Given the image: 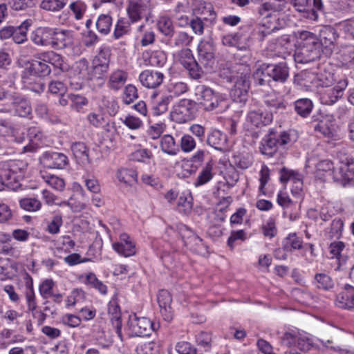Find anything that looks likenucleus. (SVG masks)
Listing matches in <instances>:
<instances>
[{
    "label": "nucleus",
    "mask_w": 354,
    "mask_h": 354,
    "mask_svg": "<svg viewBox=\"0 0 354 354\" xmlns=\"http://www.w3.org/2000/svg\"><path fill=\"white\" fill-rule=\"evenodd\" d=\"M31 0H7V6L16 11L25 10L30 6Z\"/></svg>",
    "instance_id": "nucleus-54"
},
{
    "label": "nucleus",
    "mask_w": 354,
    "mask_h": 354,
    "mask_svg": "<svg viewBox=\"0 0 354 354\" xmlns=\"http://www.w3.org/2000/svg\"><path fill=\"white\" fill-rule=\"evenodd\" d=\"M15 110L19 117H26L31 114L32 107L30 102L22 95L17 93L8 96Z\"/></svg>",
    "instance_id": "nucleus-13"
},
{
    "label": "nucleus",
    "mask_w": 354,
    "mask_h": 354,
    "mask_svg": "<svg viewBox=\"0 0 354 354\" xmlns=\"http://www.w3.org/2000/svg\"><path fill=\"white\" fill-rule=\"evenodd\" d=\"M212 169L213 164L212 162H207L194 182V185L198 187L209 182L213 178Z\"/></svg>",
    "instance_id": "nucleus-37"
},
{
    "label": "nucleus",
    "mask_w": 354,
    "mask_h": 354,
    "mask_svg": "<svg viewBox=\"0 0 354 354\" xmlns=\"http://www.w3.org/2000/svg\"><path fill=\"white\" fill-rule=\"evenodd\" d=\"M117 177L120 182L127 185H132L137 182V173L132 169H121L118 170Z\"/></svg>",
    "instance_id": "nucleus-38"
},
{
    "label": "nucleus",
    "mask_w": 354,
    "mask_h": 354,
    "mask_svg": "<svg viewBox=\"0 0 354 354\" xmlns=\"http://www.w3.org/2000/svg\"><path fill=\"white\" fill-rule=\"evenodd\" d=\"M151 10L149 0L130 1L127 12L131 22L134 23L142 18L148 19Z\"/></svg>",
    "instance_id": "nucleus-6"
},
{
    "label": "nucleus",
    "mask_w": 354,
    "mask_h": 354,
    "mask_svg": "<svg viewBox=\"0 0 354 354\" xmlns=\"http://www.w3.org/2000/svg\"><path fill=\"white\" fill-rule=\"evenodd\" d=\"M139 354H159V348L154 342H147L142 345L138 350Z\"/></svg>",
    "instance_id": "nucleus-63"
},
{
    "label": "nucleus",
    "mask_w": 354,
    "mask_h": 354,
    "mask_svg": "<svg viewBox=\"0 0 354 354\" xmlns=\"http://www.w3.org/2000/svg\"><path fill=\"white\" fill-rule=\"evenodd\" d=\"M130 30V22L124 18H120L118 20L114 29L113 37L118 39L124 35L127 34Z\"/></svg>",
    "instance_id": "nucleus-43"
},
{
    "label": "nucleus",
    "mask_w": 354,
    "mask_h": 354,
    "mask_svg": "<svg viewBox=\"0 0 354 354\" xmlns=\"http://www.w3.org/2000/svg\"><path fill=\"white\" fill-rule=\"evenodd\" d=\"M20 207L28 212H36L41 207V202L35 198H24L19 201Z\"/></svg>",
    "instance_id": "nucleus-44"
},
{
    "label": "nucleus",
    "mask_w": 354,
    "mask_h": 354,
    "mask_svg": "<svg viewBox=\"0 0 354 354\" xmlns=\"http://www.w3.org/2000/svg\"><path fill=\"white\" fill-rule=\"evenodd\" d=\"M347 86L346 81L339 82L333 88H327L322 94V102L326 105L333 104L343 95L344 90Z\"/></svg>",
    "instance_id": "nucleus-18"
},
{
    "label": "nucleus",
    "mask_w": 354,
    "mask_h": 354,
    "mask_svg": "<svg viewBox=\"0 0 354 354\" xmlns=\"http://www.w3.org/2000/svg\"><path fill=\"white\" fill-rule=\"evenodd\" d=\"M193 37L185 32H180L174 39V44L176 47L188 46L192 41Z\"/></svg>",
    "instance_id": "nucleus-58"
},
{
    "label": "nucleus",
    "mask_w": 354,
    "mask_h": 354,
    "mask_svg": "<svg viewBox=\"0 0 354 354\" xmlns=\"http://www.w3.org/2000/svg\"><path fill=\"white\" fill-rule=\"evenodd\" d=\"M44 178L50 187L57 190H62L65 186L64 180L58 176L50 175L44 177Z\"/></svg>",
    "instance_id": "nucleus-56"
},
{
    "label": "nucleus",
    "mask_w": 354,
    "mask_h": 354,
    "mask_svg": "<svg viewBox=\"0 0 354 354\" xmlns=\"http://www.w3.org/2000/svg\"><path fill=\"white\" fill-rule=\"evenodd\" d=\"M138 97V91L135 86L128 84L126 86L123 93V102L126 104H130Z\"/></svg>",
    "instance_id": "nucleus-49"
},
{
    "label": "nucleus",
    "mask_w": 354,
    "mask_h": 354,
    "mask_svg": "<svg viewBox=\"0 0 354 354\" xmlns=\"http://www.w3.org/2000/svg\"><path fill=\"white\" fill-rule=\"evenodd\" d=\"M337 37L336 30L330 26H324L320 29L318 39L323 48V54L326 57L331 55Z\"/></svg>",
    "instance_id": "nucleus-7"
},
{
    "label": "nucleus",
    "mask_w": 354,
    "mask_h": 354,
    "mask_svg": "<svg viewBox=\"0 0 354 354\" xmlns=\"http://www.w3.org/2000/svg\"><path fill=\"white\" fill-rule=\"evenodd\" d=\"M227 138L219 130H213L207 136V143L212 147L220 151H225L227 149Z\"/></svg>",
    "instance_id": "nucleus-24"
},
{
    "label": "nucleus",
    "mask_w": 354,
    "mask_h": 354,
    "mask_svg": "<svg viewBox=\"0 0 354 354\" xmlns=\"http://www.w3.org/2000/svg\"><path fill=\"white\" fill-rule=\"evenodd\" d=\"M302 243V239L298 237L295 233H292L283 239L282 244L286 251L291 252L292 250L301 249Z\"/></svg>",
    "instance_id": "nucleus-39"
},
{
    "label": "nucleus",
    "mask_w": 354,
    "mask_h": 354,
    "mask_svg": "<svg viewBox=\"0 0 354 354\" xmlns=\"http://www.w3.org/2000/svg\"><path fill=\"white\" fill-rule=\"evenodd\" d=\"M159 30L167 37H172L174 34V26L173 22L168 17H161L158 21Z\"/></svg>",
    "instance_id": "nucleus-42"
},
{
    "label": "nucleus",
    "mask_w": 354,
    "mask_h": 354,
    "mask_svg": "<svg viewBox=\"0 0 354 354\" xmlns=\"http://www.w3.org/2000/svg\"><path fill=\"white\" fill-rule=\"evenodd\" d=\"M180 64L189 71V76L195 80L199 79L203 73L199 64L194 59L189 48H183L178 54Z\"/></svg>",
    "instance_id": "nucleus-8"
},
{
    "label": "nucleus",
    "mask_w": 354,
    "mask_h": 354,
    "mask_svg": "<svg viewBox=\"0 0 354 354\" xmlns=\"http://www.w3.org/2000/svg\"><path fill=\"white\" fill-rule=\"evenodd\" d=\"M27 65L21 75L23 82L27 86L30 84V76L45 77L51 73V68L46 62L43 61L41 53L37 54L35 59L28 62Z\"/></svg>",
    "instance_id": "nucleus-2"
},
{
    "label": "nucleus",
    "mask_w": 354,
    "mask_h": 354,
    "mask_svg": "<svg viewBox=\"0 0 354 354\" xmlns=\"http://www.w3.org/2000/svg\"><path fill=\"white\" fill-rule=\"evenodd\" d=\"M108 313L111 317L113 326L115 328L116 333L122 337V320L121 310L118 302L117 295H115L108 305Z\"/></svg>",
    "instance_id": "nucleus-19"
},
{
    "label": "nucleus",
    "mask_w": 354,
    "mask_h": 354,
    "mask_svg": "<svg viewBox=\"0 0 354 354\" xmlns=\"http://www.w3.org/2000/svg\"><path fill=\"white\" fill-rule=\"evenodd\" d=\"M54 283L51 279H46L39 286V292L44 299L52 295V290Z\"/></svg>",
    "instance_id": "nucleus-62"
},
{
    "label": "nucleus",
    "mask_w": 354,
    "mask_h": 354,
    "mask_svg": "<svg viewBox=\"0 0 354 354\" xmlns=\"http://www.w3.org/2000/svg\"><path fill=\"white\" fill-rule=\"evenodd\" d=\"M160 144L162 151L168 155L176 156L179 151L178 146L171 135L166 134L161 137Z\"/></svg>",
    "instance_id": "nucleus-30"
},
{
    "label": "nucleus",
    "mask_w": 354,
    "mask_h": 354,
    "mask_svg": "<svg viewBox=\"0 0 354 354\" xmlns=\"http://www.w3.org/2000/svg\"><path fill=\"white\" fill-rule=\"evenodd\" d=\"M28 136L32 143L39 145L43 140L44 134L39 128L30 127L28 130Z\"/></svg>",
    "instance_id": "nucleus-55"
},
{
    "label": "nucleus",
    "mask_w": 354,
    "mask_h": 354,
    "mask_svg": "<svg viewBox=\"0 0 354 354\" xmlns=\"http://www.w3.org/2000/svg\"><path fill=\"white\" fill-rule=\"evenodd\" d=\"M72 42L68 30L53 29L51 48L57 50L64 49Z\"/></svg>",
    "instance_id": "nucleus-22"
},
{
    "label": "nucleus",
    "mask_w": 354,
    "mask_h": 354,
    "mask_svg": "<svg viewBox=\"0 0 354 354\" xmlns=\"http://www.w3.org/2000/svg\"><path fill=\"white\" fill-rule=\"evenodd\" d=\"M292 142L289 133L282 132L279 136L271 132L266 135L261 142L260 151L268 156H272L277 151L278 146L286 147Z\"/></svg>",
    "instance_id": "nucleus-3"
},
{
    "label": "nucleus",
    "mask_w": 354,
    "mask_h": 354,
    "mask_svg": "<svg viewBox=\"0 0 354 354\" xmlns=\"http://www.w3.org/2000/svg\"><path fill=\"white\" fill-rule=\"evenodd\" d=\"M272 120V113H266L263 115L262 113L252 111L248 113V120L254 127H259L269 124Z\"/></svg>",
    "instance_id": "nucleus-31"
},
{
    "label": "nucleus",
    "mask_w": 354,
    "mask_h": 354,
    "mask_svg": "<svg viewBox=\"0 0 354 354\" xmlns=\"http://www.w3.org/2000/svg\"><path fill=\"white\" fill-rule=\"evenodd\" d=\"M172 298L170 293L165 290H161L158 295V302L161 309V313L166 317V319H171V304Z\"/></svg>",
    "instance_id": "nucleus-28"
},
{
    "label": "nucleus",
    "mask_w": 354,
    "mask_h": 354,
    "mask_svg": "<svg viewBox=\"0 0 354 354\" xmlns=\"http://www.w3.org/2000/svg\"><path fill=\"white\" fill-rule=\"evenodd\" d=\"M53 32V28L39 27L32 32L30 39L36 46L51 47Z\"/></svg>",
    "instance_id": "nucleus-17"
},
{
    "label": "nucleus",
    "mask_w": 354,
    "mask_h": 354,
    "mask_svg": "<svg viewBox=\"0 0 354 354\" xmlns=\"http://www.w3.org/2000/svg\"><path fill=\"white\" fill-rule=\"evenodd\" d=\"M40 160L44 167L50 169H62L68 164V159L65 154L54 151L45 152Z\"/></svg>",
    "instance_id": "nucleus-10"
},
{
    "label": "nucleus",
    "mask_w": 354,
    "mask_h": 354,
    "mask_svg": "<svg viewBox=\"0 0 354 354\" xmlns=\"http://www.w3.org/2000/svg\"><path fill=\"white\" fill-rule=\"evenodd\" d=\"M230 94L234 100L237 102H245L248 97V91L236 87V85L231 90Z\"/></svg>",
    "instance_id": "nucleus-53"
},
{
    "label": "nucleus",
    "mask_w": 354,
    "mask_h": 354,
    "mask_svg": "<svg viewBox=\"0 0 354 354\" xmlns=\"http://www.w3.org/2000/svg\"><path fill=\"white\" fill-rule=\"evenodd\" d=\"M266 73L273 81L281 83L286 82L289 77V68L286 62L268 65L266 68Z\"/></svg>",
    "instance_id": "nucleus-14"
},
{
    "label": "nucleus",
    "mask_w": 354,
    "mask_h": 354,
    "mask_svg": "<svg viewBox=\"0 0 354 354\" xmlns=\"http://www.w3.org/2000/svg\"><path fill=\"white\" fill-rule=\"evenodd\" d=\"M221 41L224 46L236 47L240 50H245L250 46L249 37L240 32L225 35Z\"/></svg>",
    "instance_id": "nucleus-16"
},
{
    "label": "nucleus",
    "mask_w": 354,
    "mask_h": 354,
    "mask_svg": "<svg viewBox=\"0 0 354 354\" xmlns=\"http://www.w3.org/2000/svg\"><path fill=\"white\" fill-rule=\"evenodd\" d=\"M295 111L302 118L308 117L313 108V102L308 98H301L294 103Z\"/></svg>",
    "instance_id": "nucleus-33"
},
{
    "label": "nucleus",
    "mask_w": 354,
    "mask_h": 354,
    "mask_svg": "<svg viewBox=\"0 0 354 354\" xmlns=\"http://www.w3.org/2000/svg\"><path fill=\"white\" fill-rule=\"evenodd\" d=\"M67 0H42L40 8L49 12H58L66 5Z\"/></svg>",
    "instance_id": "nucleus-41"
},
{
    "label": "nucleus",
    "mask_w": 354,
    "mask_h": 354,
    "mask_svg": "<svg viewBox=\"0 0 354 354\" xmlns=\"http://www.w3.org/2000/svg\"><path fill=\"white\" fill-rule=\"evenodd\" d=\"M263 102L270 109L271 113L272 111L275 113L283 111L286 109V102L281 98L277 97L274 94L266 97Z\"/></svg>",
    "instance_id": "nucleus-34"
},
{
    "label": "nucleus",
    "mask_w": 354,
    "mask_h": 354,
    "mask_svg": "<svg viewBox=\"0 0 354 354\" xmlns=\"http://www.w3.org/2000/svg\"><path fill=\"white\" fill-rule=\"evenodd\" d=\"M315 279L317 283V288H319L328 290L333 287L334 283L332 279L326 274H317Z\"/></svg>",
    "instance_id": "nucleus-50"
},
{
    "label": "nucleus",
    "mask_w": 354,
    "mask_h": 354,
    "mask_svg": "<svg viewBox=\"0 0 354 354\" xmlns=\"http://www.w3.org/2000/svg\"><path fill=\"white\" fill-rule=\"evenodd\" d=\"M300 47L295 54V60L301 64L308 63L319 59L323 48L317 35L309 31H301L299 34Z\"/></svg>",
    "instance_id": "nucleus-1"
},
{
    "label": "nucleus",
    "mask_w": 354,
    "mask_h": 354,
    "mask_svg": "<svg viewBox=\"0 0 354 354\" xmlns=\"http://www.w3.org/2000/svg\"><path fill=\"white\" fill-rule=\"evenodd\" d=\"M277 9L271 2H266L262 4L258 9V13L263 18H268L272 16L273 12Z\"/></svg>",
    "instance_id": "nucleus-61"
},
{
    "label": "nucleus",
    "mask_w": 354,
    "mask_h": 354,
    "mask_svg": "<svg viewBox=\"0 0 354 354\" xmlns=\"http://www.w3.org/2000/svg\"><path fill=\"white\" fill-rule=\"evenodd\" d=\"M343 228V223L340 219H335L330 224V230L328 232L330 238H338Z\"/></svg>",
    "instance_id": "nucleus-60"
},
{
    "label": "nucleus",
    "mask_w": 354,
    "mask_h": 354,
    "mask_svg": "<svg viewBox=\"0 0 354 354\" xmlns=\"http://www.w3.org/2000/svg\"><path fill=\"white\" fill-rule=\"evenodd\" d=\"M281 342L284 346L288 348L297 347L303 351H308L313 346L310 339L300 335L295 331L285 333L281 338Z\"/></svg>",
    "instance_id": "nucleus-9"
},
{
    "label": "nucleus",
    "mask_w": 354,
    "mask_h": 354,
    "mask_svg": "<svg viewBox=\"0 0 354 354\" xmlns=\"http://www.w3.org/2000/svg\"><path fill=\"white\" fill-rule=\"evenodd\" d=\"M43 61L48 63V65L53 66L55 68H58L62 71L66 69L63 57L55 51L49 50L41 53Z\"/></svg>",
    "instance_id": "nucleus-27"
},
{
    "label": "nucleus",
    "mask_w": 354,
    "mask_h": 354,
    "mask_svg": "<svg viewBox=\"0 0 354 354\" xmlns=\"http://www.w3.org/2000/svg\"><path fill=\"white\" fill-rule=\"evenodd\" d=\"M63 221L62 216L55 215L51 221L48 223L47 230L50 234H55L59 232L60 227L62 225Z\"/></svg>",
    "instance_id": "nucleus-57"
},
{
    "label": "nucleus",
    "mask_w": 354,
    "mask_h": 354,
    "mask_svg": "<svg viewBox=\"0 0 354 354\" xmlns=\"http://www.w3.org/2000/svg\"><path fill=\"white\" fill-rule=\"evenodd\" d=\"M337 305L342 308L351 309L354 306V288L346 284L344 290L337 297Z\"/></svg>",
    "instance_id": "nucleus-25"
},
{
    "label": "nucleus",
    "mask_w": 354,
    "mask_h": 354,
    "mask_svg": "<svg viewBox=\"0 0 354 354\" xmlns=\"http://www.w3.org/2000/svg\"><path fill=\"white\" fill-rule=\"evenodd\" d=\"M316 80L318 86L326 88L332 85L335 81L333 75L326 70L318 73L316 75Z\"/></svg>",
    "instance_id": "nucleus-46"
},
{
    "label": "nucleus",
    "mask_w": 354,
    "mask_h": 354,
    "mask_svg": "<svg viewBox=\"0 0 354 354\" xmlns=\"http://www.w3.org/2000/svg\"><path fill=\"white\" fill-rule=\"evenodd\" d=\"M68 98L71 102V106L77 111H79L83 106L87 104L86 97L80 95L70 94L68 95Z\"/></svg>",
    "instance_id": "nucleus-52"
},
{
    "label": "nucleus",
    "mask_w": 354,
    "mask_h": 354,
    "mask_svg": "<svg viewBox=\"0 0 354 354\" xmlns=\"http://www.w3.org/2000/svg\"><path fill=\"white\" fill-rule=\"evenodd\" d=\"M196 340L198 345L203 347L205 351H207L211 348L212 337L209 333L201 332L197 335Z\"/></svg>",
    "instance_id": "nucleus-59"
},
{
    "label": "nucleus",
    "mask_w": 354,
    "mask_h": 354,
    "mask_svg": "<svg viewBox=\"0 0 354 354\" xmlns=\"http://www.w3.org/2000/svg\"><path fill=\"white\" fill-rule=\"evenodd\" d=\"M178 354H196V350L187 342H178L176 346Z\"/></svg>",
    "instance_id": "nucleus-64"
},
{
    "label": "nucleus",
    "mask_w": 354,
    "mask_h": 354,
    "mask_svg": "<svg viewBox=\"0 0 354 354\" xmlns=\"http://www.w3.org/2000/svg\"><path fill=\"white\" fill-rule=\"evenodd\" d=\"M127 73L122 70H116L109 77V86L113 90L120 89L127 80Z\"/></svg>",
    "instance_id": "nucleus-29"
},
{
    "label": "nucleus",
    "mask_w": 354,
    "mask_h": 354,
    "mask_svg": "<svg viewBox=\"0 0 354 354\" xmlns=\"http://www.w3.org/2000/svg\"><path fill=\"white\" fill-rule=\"evenodd\" d=\"M172 100V96L161 95L153 103V111L156 115H159L165 113L168 109V106Z\"/></svg>",
    "instance_id": "nucleus-36"
},
{
    "label": "nucleus",
    "mask_w": 354,
    "mask_h": 354,
    "mask_svg": "<svg viewBox=\"0 0 354 354\" xmlns=\"http://www.w3.org/2000/svg\"><path fill=\"white\" fill-rule=\"evenodd\" d=\"M243 68V66L240 64L226 62L221 65L218 75L227 82H232L240 75Z\"/></svg>",
    "instance_id": "nucleus-23"
},
{
    "label": "nucleus",
    "mask_w": 354,
    "mask_h": 354,
    "mask_svg": "<svg viewBox=\"0 0 354 354\" xmlns=\"http://www.w3.org/2000/svg\"><path fill=\"white\" fill-rule=\"evenodd\" d=\"M351 165L352 163L348 161L343 164L339 169L344 185L350 183L354 178V171L352 168H350Z\"/></svg>",
    "instance_id": "nucleus-48"
},
{
    "label": "nucleus",
    "mask_w": 354,
    "mask_h": 354,
    "mask_svg": "<svg viewBox=\"0 0 354 354\" xmlns=\"http://www.w3.org/2000/svg\"><path fill=\"white\" fill-rule=\"evenodd\" d=\"M192 102L188 99H183L174 106L171 116L178 122H185L192 117Z\"/></svg>",
    "instance_id": "nucleus-12"
},
{
    "label": "nucleus",
    "mask_w": 354,
    "mask_h": 354,
    "mask_svg": "<svg viewBox=\"0 0 354 354\" xmlns=\"http://www.w3.org/2000/svg\"><path fill=\"white\" fill-rule=\"evenodd\" d=\"M166 60V55L161 50L152 52L149 57V63L153 66H162L165 64Z\"/></svg>",
    "instance_id": "nucleus-47"
},
{
    "label": "nucleus",
    "mask_w": 354,
    "mask_h": 354,
    "mask_svg": "<svg viewBox=\"0 0 354 354\" xmlns=\"http://www.w3.org/2000/svg\"><path fill=\"white\" fill-rule=\"evenodd\" d=\"M129 236L127 234H122L120 236V242L113 244V249L120 254L124 257H130L136 254L135 244L128 240Z\"/></svg>",
    "instance_id": "nucleus-26"
},
{
    "label": "nucleus",
    "mask_w": 354,
    "mask_h": 354,
    "mask_svg": "<svg viewBox=\"0 0 354 354\" xmlns=\"http://www.w3.org/2000/svg\"><path fill=\"white\" fill-rule=\"evenodd\" d=\"M181 233L185 245L189 247L190 250L197 253H201L202 248L205 247L202 239L194 234L187 226H184V228L181 229Z\"/></svg>",
    "instance_id": "nucleus-21"
},
{
    "label": "nucleus",
    "mask_w": 354,
    "mask_h": 354,
    "mask_svg": "<svg viewBox=\"0 0 354 354\" xmlns=\"http://www.w3.org/2000/svg\"><path fill=\"white\" fill-rule=\"evenodd\" d=\"M196 142L192 136L185 134L181 138L180 147L183 151L190 152L196 148Z\"/></svg>",
    "instance_id": "nucleus-51"
},
{
    "label": "nucleus",
    "mask_w": 354,
    "mask_h": 354,
    "mask_svg": "<svg viewBox=\"0 0 354 354\" xmlns=\"http://www.w3.org/2000/svg\"><path fill=\"white\" fill-rule=\"evenodd\" d=\"M198 61L205 68L212 69L214 64V47L210 41H201L198 47Z\"/></svg>",
    "instance_id": "nucleus-11"
},
{
    "label": "nucleus",
    "mask_w": 354,
    "mask_h": 354,
    "mask_svg": "<svg viewBox=\"0 0 354 354\" xmlns=\"http://www.w3.org/2000/svg\"><path fill=\"white\" fill-rule=\"evenodd\" d=\"M196 96L198 102L206 111H212L216 108L224 109L226 106H223L225 100L218 93H214L212 88L203 85L196 88Z\"/></svg>",
    "instance_id": "nucleus-4"
},
{
    "label": "nucleus",
    "mask_w": 354,
    "mask_h": 354,
    "mask_svg": "<svg viewBox=\"0 0 354 354\" xmlns=\"http://www.w3.org/2000/svg\"><path fill=\"white\" fill-rule=\"evenodd\" d=\"M69 8L74 15L76 20H80L83 18L86 12L87 6L84 2L81 0H77L72 2L69 5Z\"/></svg>",
    "instance_id": "nucleus-45"
},
{
    "label": "nucleus",
    "mask_w": 354,
    "mask_h": 354,
    "mask_svg": "<svg viewBox=\"0 0 354 354\" xmlns=\"http://www.w3.org/2000/svg\"><path fill=\"white\" fill-rule=\"evenodd\" d=\"M164 77V74L160 71L145 70L140 74L139 80L144 86L155 88L162 83Z\"/></svg>",
    "instance_id": "nucleus-15"
},
{
    "label": "nucleus",
    "mask_w": 354,
    "mask_h": 354,
    "mask_svg": "<svg viewBox=\"0 0 354 354\" xmlns=\"http://www.w3.org/2000/svg\"><path fill=\"white\" fill-rule=\"evenodd\" d=\"M112 17L108 14L100 15L96 21L95 26L97 31L102 35H107L111 30Z\"/></svg>",
    "instance_id": "nucleus-35"
},
{
    "label": "nucleus",
    "mask_w": 354,
    "mask_h": 354,
    "mask_svg": "<svg viewBox=\"0 0 354 354\" xmlns=\"http://www.w3.org/2000/svg\"><path fill=\"white\" fill-rule=\"evenodd\" d=\"M110 53L108 48L102 49L93 60V73L98 78L107 73L109 66Z\"/></svg>",
    "instance_id": "nucleus-20"
},
{
    "label": "nucleus",
    "mask_w": 354,
    "mask_h": 354,
    "mask_svg": "<svg viewBox=\"0 0 354 354\" xmlns=\"http://www.w3.org/2000/svg\"><path fill=\"white\" fill-rule=\"evenodd\" d=\"M128 329L131 336H149L156 330L154 324L147 317H138L136 315L129 316Z\"/></svg>",
    "instance_id": "nucleus-5"
},
{
    "label": "nucleus",
    "mask_w": 354,
    "mask_h": 354,
    "mask_svg": "<svg viewBox=\"0 0 354 354\" xmlns=\"http://www.w3.org/2000/svg\"><path fill=\"white\" fill-rule=\"evenodd\" d=\"M30 25V23L26 21L19 26L15 28L12 39L16 44H20L27 40V31Z\"/></svg>",
    "instance_id": "nucleus-40"
},
{
    "label": "nucleus",
    "mask_w": 354,
    "mask_h": 354,
    "mask_svg": "<svg viewBox=\"0 0 354 354\" xmlns=\"http://www.w3.org/2000/svg\"><path fill=\"white\" fill-rule=\"evenodd\" d=\"M71 150L75 158L82 163H89L88 149L84 142H76L71 145Z\"/></svg>",
    "instance_id": "nucleus-32"
}]
</instances>
